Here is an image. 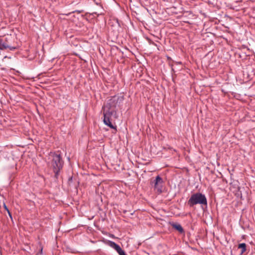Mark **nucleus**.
<instances>
[{"label":"nucleus","mask_w":255,"mask_h":255,"mask_svg":"<svg viewBox=\"0 0 255 255\" xmlns=\"http://www.w3.org/2000/svg\"><path fill=\"white\" fill-rule=\"evenodd\" d=\"M117 99L116 97H112L108 100L106 105L102 107V111L104 116V123L111 128L117 130L116 127L114 126L110 121L112 116L116 113L115 108L117 106Z\"/></svg>","instance_id":"obj_1"},{"label":"nucleus","mask_w":255,"mask_h":255,"mask_svg":"<svg viewBox=\"0 0 255 255\" xmlns=\"http://www.w3.org/2000/svg\"><path fill=\"white\" fill-rule=\"evenodd\" d=\"M188 205L190 207H193L197 204L203 205H207V198L204 194L200 192L193 194L188 201Z\"/></svg>","instance_id":"obj_2"},{"label":"nucleus","mask_w":255,"mask_h":255,"mask_svg":"<svg viewBox=\"0 0 255 255\" xmlns=\"http://www.w3.org/2000/svg\"><path fill=\"white\" fill-rule=\"evenodd\" d=\"M52 157V159L51 164L55 173V176L56 178H57L59 173L63 167V162L62 160L61 156L59 154L53 153Z\"/></svg>","instance_id":"obj_3"},{"label":"nucleus","mask_w":255,"mask_h":255,"mask_svg":"<svg viewBox=\"0 0 255 255\" xmlns=\"http://www.w3.org/2000/svg\"><path fill=\"white\" fill-rule=\"evenodd\" d=\"M152 183L153 184L154 188L158 193H161L163 190V179L159 175L157 176L155 179L153 180Z\"/></svg>","instance_id":"obj_4"},{"label":"nucleus","mask_w":255,"mask_h":255,"mask_svg":"<svg viewBox=\"0 0 255 255\" xmlns=\"http://www.w3.org/2000/svg\"><path fill=\"white\" fill-rule=\"evenodd\" d=\"M109 245L110 247L114 249L117 252V253H119L122 250L119 245H118L114 242L110 241L109 243Z\"/></svg>","instance_id":"obj_5"},{"label":"nucleus","mask_w":255,"mask_h":255,"mask_svg":"<svg viewBox=\"0 0 255 255\" xmlns=\"http://www.w3.org/2000/svg\"><path fill=\"white\" fill-rule=\"evenodd\" d=\"M172 227L179 231L180 233H183L184 232V230L180 224L178 223L173 224L172 225Z\"/></svg>","instance_id":"obj_6"},{"label":"nucleus","mask_w":255,"mask_h":255,"mask_svg":"<svg viewBox=\"0 0 255 255\" xmlns=\"http://www.w3.org/2000/svg\"><path fill=\"white\" fill-rule=\"evenodd\" d=\"M239 249H241V254H243L246 251V244L245 243L240 244L238 246Z\"/></svg>","instance_id":"obj_7"},{"label":"nucleus","mask_w":255,"mask_h":255,"mask_svg":"<svg viewBox=\"0 0 255 255\" xmlns=\"http://www.w3.org/2000/svg\"><path fill=\"white\" fill-rule=\"evenodd\" d=\"M8 48V46L4 43H2L1 39H0V49L4 50Z\"/></svg>","instance_id":"obj_8"},{"label":"nucleus","mask_w":255,"mask_h":255,"mask_svg":"<svg viewBox=\"0 0 255 255\" xmlns=\"http://www.w3.org/2000/svg\"><path fill=\"white\" fill-rule=\"evenodd\" d=\"M119 255H127L125 252V251L122 250L120 252L118 253Z\"/></svg>","instance_id":"obj_9"},{"label":"nucleus","mask_w":255,"mask_h":255,"mask_svg":"<svg viewBox=\"0 0 255 255\" xmlns=\"http://www.w3.org/2000/svg\"><path fill=\"white\" fill-rule=\"evenodd\" d=\"M72 177H70L69 178V179H68V183L70 184V182H71L72 181Z\"/></svg>","instance_id":"obj_10"},{"label":"nucleus","mask_w":255,"mask_h":255,"mask_svg":"<svg viewBox=\"0 0 255 255\" xmlns=\"http://www.w3.org/2000/svg\"><path fill=\"white\" fill-rule=\"evenodd\" d=\"M3 207H4V208L5 209V210L7 211V212L8 211H9V210L8 209V208H7V206L5 205V204H4V205H3Z\"/></svg>","instance_id":"obj_11"},{"label":"nucleus","mask_w":255,"mask_h":255,"mask_svg":"<svg viewBox=\"0 0 255 255\" xmlns=\"http://www.w3.org/2000/svg\"><path fill=\"white\" fill-rule=\"evenodd\" d=\"M7 213H8V215H9V217H10L11 219H12V215H11V213H10V211H7Z\"/></svg>","instance_id":"obj_12"},{"label":"nucleus","mask_w":255,"mask_h":255,"mask_svg":"<svg viewBox=\"0 0 255 255\" xmlns=\"http://www.w3.org/2000/svg\"><path fill=\"white\" fill-rule=\"evenodd\" d=\"M42 251H43V249H42V248H41V249H40V251L39 252L40 254H42Z\"/></svg>","instance_id":"obj_13"}]
</instances>
